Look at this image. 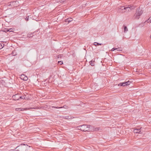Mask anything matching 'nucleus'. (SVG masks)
<instances>
[{
  "label": "nucleus",
  "mask_w": 151,
  "mask_h": 151,
  "mask_svg": "<svg viewBox=\"0 0 151 151\" xmlns=\"http://www.w3.org/2000/svg\"><path fill=\"white\" fill-rule=\"evenodd\" d=\"M30 147L27 145L22 144L17 146L16 149L17 151H28V149Z\"/></svg>",
  "instance_id": "1"
},
{
  "label": "nucleus",
  "mask_w": 151,
  "mask_h": 151,
  "mask_svg": "<svg viewBox=\"0 0 151 151\" xmlns=\"http://www.w3.org/2000/svg\"><path fill=\"white\" fill-rule=\"evenodd\" d=\"M89 126V125L83 124L78 126L77 128L78 129L83 131H88L90 130Z\"/></svg>",
  "instance_id": "2"
},
{
  "label": "nucleus",
  "mask_w": 151,
  "mask_h": 151,
  "mask_svg": "<svg viewBox=\"0 0 151 151\" xmlns=\"http://www.w3.org/2000/svg\"><path fill=\"white\" fill-rule=\"evenodd\" d=\"M143 13L142 11L139 8H137L136 14V17L138 19L139 18V16L142 14Z\"/></svg>",
  "instance_id": "3"
},
{
  "label": "nucleus",
  "mask_w": 151,
  "mask_h": 151,
  "mask_svg": "<svg viewBox=\"0 0 151 151\" xmlns=\"http://www.w3.org/2000/svg\"><path fill=\"white\" fill-rule=\"evenodd\" d=\"M136 7V6L129 5L127 7H125L124 6H122V7L124 8V9H134Z\"/></svg>",
  "instance_id": "4"
},
{
  "label": "nucleus",
  "mask_w": 151,
  "mask_h": 151,
  "mask_svg": "<svg viewBox=\"0 0 151 151\" xmlns=\"http://www.w3.org/2000/svg\"><path fill=\"white\" fill-rule=\"evenodd\" d=\"M13 99L15 100H18L20 98V94H17L14 95H13L12 96Z\"/></svg>",
  "instance_id": "5"
},
{
  "label": "nucleus",
  "mask_w": 151,
  "mask_h": 151,
  "mask_svg": "<svg viewBox=\"0 0 151 151\" xmlns=\"http://www.w3.org/2000/svg\"><path fill=\"white\" fill-rule=\"evenodd\" d=\"M134 132L136 133H140L141 134L140 129V128H136L134 129Z\"/></svg>",
  "instance_id": "6"
},
{
  "label": "nucleus",
  "mask_w": 151,
  "mask_h": 151,
  "mask_svg": "<svg viewBox=\"0 0 151 151\" xmlns=\"http://www.w3.org/2000/svg\"><path fill=\"white\" fill-rule=\"evenodd\" d=\"M73 21V19L71 18H68L66 20V22H68V23H69L70 22H71Z\"/></svg>",
  "instance_id": "7"
},
{
  "label": "nucleus",
  "mask_w": 151,
  "mask_h": 151,
  "mask_svg": "<svg viewBox=\"0 0 151 151\" xmlns=\"http://www.w3.org/2000/svg\"><path fill=\"white\" fill-rule=\"evenodd\" d=\"M28 33L27 34V37H32L33 36V33Z\"/></svg>",
  "instance_id": "8"
},
{
  "label": "nucleus",
  "mask_w": 151,
  "mask_h": 151,
  "mask_svg": "<svg viewBox=\"0 0 151 151\" xmlns=\"http://www.w3.org/2000/svg\"><path fill=\"white\" fill-rule=\"evenodd\" d=\"M95 62L94 60H91L89 62L90 64L92 66L94 65V63Z\"/></svg>",
  "instance_id": "9"
},
{
  "label": "nucleus",
  "mask_w": 151,
  "mask_h": 151,
  "mask_svg": "<svg viewBox=\"0 0 151 151\" xmlns=\"http://www.w3.org/2000/svg\"><path fill=\"white\" fill-rule=\"evenodd\" d=\"M124 33H125L128 31V29H127V26H124Z\"/></svg>",
  "instance_id": "10"
},
{
  "label": "nucleus",
  "mask_w": 151,
  "mask_h": 151,
  "mask_svg": "<svg viewBox=\"0 0 151 151\" xmlns=\"http://www.w3.org/2000/svg\"><path fill=\"white\" fill-rule=\"evenodd\" d=\"M4 32H9V29L7 28H5L4 29H3Z\"/></svg>",
  "instance_id": "11"
},
{
  "label": "nucleus",
  "mask_w": 151,
  "mask_h": 151,
  "mask_svg": "<svg viewBox=\"0 0 151 151\" xmlns=\"http://www.w3.org/2000/svg\"><path fill=\"white\" fill-rule=\"evenodd\" d=\"M115 50H116L117 51H122V50L121 48L118 47V48H115Z\"/></svg>",
  "instance_id": "12"
},
{
  "label": "nucleus",
  "mask_w": 151,
  "mask_h": 151,
  "mask_svg": "<svg viewBox=\"0 0 151 151\" xmlns=\"http://www.w3.org/2000/svg\"><path fill=\"white\" fill-rule=\"evenodd\" d=\"M125 84L126 85H129L130 83H131V82L129 81H128L127 82H125Z\"/></svg>",
  "instance_id": "13"
},
{
  "label": "nucleus",
  "mask_w": 151,
  "mask_h": 151,
  "mask_svg": "<svg viewBox=\"0 0 151 151\" xmlns=\"http://www.w3.org/2000/svg\"><path fill=\"white\" fill-rule=\"evenodd\" d=\"M63 118L64 119H69L71 118V117H70L69 116H65L63 117Z\"/></svg>",
  "instance_id": "14"
},
{
  "label": "nucleus",
  "mask_w": 151,
  "mask_h": 151,
  "mask_svg": "<svg viewBox=\"0 0 151 151\" xmlns=\"http://www.w3.org/2000/svg\"><path fill=\"white\" fill-rule=\"evenodd\" d=\"M16 110L17 111H22V108H17L16 109Z\"/></svg>",
  "instance_id": "15"
},
{
  "label": "nucleus",
  "mask_w": 151,
  "mask_h": 151,
  "mask_svg": "<svg viewBox=\"0 0 151 151\" xmlns=\"http://www.w3.org/2000/svg\"><path fill=\"white\" fill-rule=\"evenodd\" d=\"M63 108V107H55V106H52V108L59 109V108Z\"/></svg>",
  "instance_id": "16"
},
{
  "label": "nucleus",
  "mask_w": 151,
  "mask_h": 151,
  "mask_svg": "<svg viewBox=\"0 0 151 151\" xmlns=\"http://www.w3.org/2000/svg\"><path fill=\"white\" fill-rule=\"evenodd\" d=\"M125 9V10H126V11H122V12H129L130 10V9Z\"/></svg>",
  "instance_id": "17"
},
{
  "label": "nucleus",
  "mask_w": 151,
  "mask_h": 151,
  "mask_svg": "<svg viewBox=\"0 0 151 151\" xmlns=\"http://www.w3.org/2000/svg\"><path fill=\"white\" fill-rule=\"evenodd\" d=\"M63 56V55H58L57 56V57H58V58H61V57Z\"/></svg>",
  "instance_id": "18"
},
{
  "label": "nucleus",
  "mask_w": 151,
  "mask_h": 151,
  "mask_svg": "<svg viewBox=\"0 0 151 151\" xmlns=\"http://www.w3.org/2000/svg\"><path fill=\"white\" fill-rule=\"evenodd\" d=\"M29 16H27L25 18V20L27 21H28L29 20Z\"/></svg>",
  "instance_id": "19"
},
{
  "label": "nucleus",
  "mask_w": 151,
  "mask_h": 151,
  "mask_svg": "<svg viewBox=\"0 0 151 151\" xmlns=\"http://www.w3.org/2000/svg\"><path fill=\"white\" fill-rule=\"evenodd\" d=\"M23 79L24 81H26L28 79V77L27 76H25L23 78Z\"/></svg>",
  "instance_id": "20"
},
{
  "label": "nucleus",
  "mask_w": 151,
  "mask_h": 151,
  "mask_svg": "<svg viewBox=\"0 0 151 151\" xmlns=\"http://www.w3.org/2000/svg\"><path fill=\"white\" fill-rule=\"evenodd\" d=\"M25 97L24 96H20V98H19V99H25Z\"/></svg>",
  "instance_id": "21"
},
{
  "label": "nucleus",
  "mask_w": 151,
  "mask_h": 151,
  "mask_svg": "<svg viewBox=\"0 0 151 151\" xmlns=\"http://www.w3.org/2000/svg\"><path fill=\"white\" fill-rule=\"evenodd\" d=\"M149 22L150 23L151 22V17H150L148 19V22Z\"/></svg>",
  "instance_id": "22"
},
{
  "label": "nucleus",
  "mask_w": 151,
  "mask_h": 151,
  "mask_svg": "<svg viewBox=\"0 0 151 151\" xmlns=\"http://www.w3.org/2000/svg\"><path fill=\"white\" fill-rule=\"evenodd\" d=\"M118 86H123V83H120L119 84H118Z\"/></svg>",
  "instance_id": "23"
},
{
  "label": "nucleus",
  "mask_w": 151,
  "mask_h": 151,
  "mask_svg": "<svg viewBox=\"0 0 151 151\" xmlns=\"http://www.w3.org/2000/svg\"><path fill=\"white\" fill-rule=\"evenodd\" d=\"M123 6H120V7H119V9H121L122 10H125L124 9V8H123V7H122Z\"/></svg>",
  "instance_id": "24"
},
{
  "label": "nucleus",
  "mask_w": 151,
  "mask_h": 151,
  "mask_svg": "<svg viewBox=\"0 0 151 151\" xmlns=\"http://www.w3.org/2000/svg\"><path fill=\"white\" fill-rule=\"evenodd\" d=\"M58 63H60V65H62L63 64V62L61 61H59L58 62Z\"/></svg>",
  "instance_id": "25"
},
{
  "label": "nucleus",
  "mask_w": 151,
  "mask_h": 151,
  "mask_svg": "<svg viewBox=\"0 0 151 151\" xmlns=\"http://www.w3.org/2000/svg\"><path fill=\"white\" fill-rule=\"evenodd\" d=\"M94 43H96L97 44V45H102V44L101 43H97L96 42H95Z\"/></svg>",
  "instance_id": "26"
},
{
  "label": "nucleus",
  "mask_w": 151,
  "mask_h": 151,
  "mask_svg": "<svg viewBox=\"0 0 151 151\" xmlns=\"http://www.w3.org/2000/svg\"><path fill=\"white\" fill-rule=\"evenodd\" d=\"M9 29V32H12V30H13V29L12 28H10V29Z\"/></svg>",
  "instance_id": "27"
},
{
  "label": "nucleus",
  "mask_w": 151,
  "mask_h": 151,
  "mask_svg": "<svg viewBox=\"0 0 151 151\" xmlns=\"http://www.w3.org/2000/svg\"><path fill=\"white\" fill-rule=\"evenodd\" d=\"M115 50V48H113L111 50V51H114V50Z\"/></svg>",
  "instance_id": "28"
},
{
  "label": "nucleus",
  "mask_w": 151,
  "mask_h": 151,
  "mask_svg": "<svg viewBox=\"0 0 151 151\" xmlns=\"http://www.w3.org/2000/svg\"><path fill=\"white\" fill-rule=\"evenodd\" d=\"M122 83H123V86H126L125 84V82H122Z\"/></svg>",
  "instance_id": "29"
},
{
  "label": "nucleus",
  "mask_w": 151,
  "mask_h": 151,
  "mask_svg": "<svg viewBox=\"0 0 151 151\" xmlns=\"http://www.w3.org/2000/svg\"><path fill=\"white\" fill-rule=\"evenodd\" d=\"M12 55H13V56H15L16 55V54H14V52H12Z\"/></svg>",
  "instance_id": "30"
},
{
  "label": "nucleus",
  "mask_w": 151,
  "mask_h": 151,
  "mask_svg": "<svg viewBox=\"0 0 151 151\" xmlns=\"http://www.w3.org/2000/svg\"><path fill=\"white\" fill-rule=\"evenodd\" d=\"M23 76H24V75H22V77Z\"/></svg>",
  "instance_id": "31"
},
{
  "label": "nucleus",
  "mask_w": 151,
  "mask_h": 151,
  "mask_svg": "<svg viewBox=\"0 0 151 151\" xmlns=\"http://www.w3.org/2000/svg\"><path fill=\"white\" fill-rule=\"evenodd\" d=\"M150 68H151V63L150 65Z\"/></svg>",
  "instance_id": "32"
},
{
  "label": "nucleus",
  "mask_w": 151,
  "mask_h": 151,
  "mask_svg": "<svg viewBox=\"0 0 151 151\" xmlns=\"http://www.w3.org/2000/svg\"><path fill=\"white\" fill-rule=\"evenodd\" d=\"M150 38H151V35L150 36Z\"/></svg>",
  "instance_id": "33"
},
{
  "label": "nucleus",
  "mask_w": 151,
  "mask_h": 151,
  "mask_svg": "<svg viewBox=\"0 0 151 151\" xmlns=\"http://www.w3.org/2000/svg\"><path fill=\"white\" fill-rule=\"evenodd\" d=\"M94 45H95V46H96V45H95V44H94Z\"/></svg>",
  "instance_id": "34"
},
{
  "label": "nucleus",
  "mask_w": 151,
  "mask_h": 151,
  "mask_svg": "<svg viewBox=\"0 0 151 151\" xmlns=\"http://www.w3.org/2000/svg\"><path fill=\"white\" fill-rule=\"evenodd\" d=\"M24 110V109H22V110Z\"/></svg>",
  "instance_id": "35"
},
{
  "label": "nucleus",
  "mask_w": 151,
  "mask_h": 151,
  "mask_svg": "<svg viewBox=\"0 0 151 151\" xmlns=\"http://www.w3.org/2000/svg\"><path fill=\"white\" fill-rule=\"evenodd\" d=\"M65 106H63V107L65 108Z\"/></svg>",
  "instance_id": "36"
}]
</instances>
